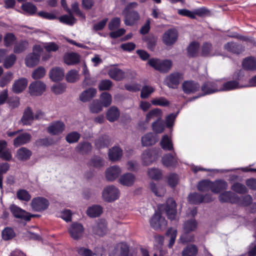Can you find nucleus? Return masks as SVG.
<instances>
[{
    "instance_id": "774afa93",
    "label": "nucleus",
    "mask_w": 256,
    "mask_h": 256,
    "mask_svg": "<svg viewBox=\"0 0 256 256\" xmlns=\"http://www.w3.org/2000/svg\"><path fill=\"white\" fill-rule=\"evenodd\" d=\"M154 91V88L148 86H142L140 98L143 99L147 98Z\"/></svg>"
},
{
    "instance_id": "680f3d73",
    "label": "nucleus",
    "mask_w": 256,
    "mask_h": 256,
    "mask_svg": "<svg viewBox=\"0 0 256 256\" xmlns=\"http://www.w3.org/2000/svg\"><path fill=\"white\" fill-rule=\"evenodd\" d=\"M16 38L13 33H6L4 38V44L6 47L12 45L16 40Z\"/></svg>"
},
{
    "instance_id": "72a5a7b5",
    "label": "nucleus",
    "mask_w": 256,
    "mask_h": 256,
    "mask_svg": "<svg viewBox=\"0 0 256 256\" xmlns=\"http://www.w3.org/2000/svg\"><path fill=\"white\" fill-rule=\"evenodd\" d=\"M67 12L68 15L64 14L59 18V20L60 22L69 25L73 26L74 24L76 22V20L71 10L67 8Z\"/></svg>"
},
{
    "instance_id": "e433bc0d",
    "label": "nucleus",
    "mask_w": 256,
    "mask_h": 256,
    "mask_svg": "<svg viewBox=\"0 0 256 256\" xmlns=\"http://www.w3.org/2000/svg\"><path fill=\"white\" fill-rule=\"evenodd\" d=\"M102 212V208L98 204H94L88 208L86 214L90 218H96L100 216Z\"/></svg>"
},
{
    "instance_id": "1a4fd4ad",
    "label": "nucleus",
    "mask_w": 256,
    "mask_h": 256,
    "mask_svg": "<svg viewBox=\"0 0 256 256\" xmlns=\"http://www.w3.org/2000/svg\"><path fill=\"white\" fill-rule=\"evenodd\" d=\"M219 201L221 203L239 204L240 198L231 191H225L218 196Z\"/></svg>"
},
{
    "instance_id": "bb28decb",
    "label": "nucleus",
    "mask_w": 256,
    "mask_h": 256,
    "mask_svg": "<svg viewBox=\"0 0 256 256\" xmlns=\"http://www.w3.org/2000/svg\"><path fill=\"white\" fill-rule=\"evenodd\" d=\"M242 66L246 70H256V58L252 56L246 58L242 60Z\"/></svg>"
},
{
    "instance_id": "8fccbe9b",
    "label": "nucleus",
    "mask_w": 256,
    "mask_h": 256,
    "mask_svg": "<svg viewBox=\"0 0 256 256\" xmlns=\"http://www.w3.org/2000/svg\"><path fill=\"white\" fill-rule=\"evenodd\" d=\"M2 236L4 240H8L12 239L16 234L12 228L7 226L2 230Z\"/></svg>"
},
{
    "instance_id": "4468645a",
    "label": "nucleus",
    "mask_w": 256,
    "mask_h": 256,
    "mask_svg": "<svg viewBox=\"0 0 256 256\" xmlns=\"http://www.w3.org/2000/svg\"><path fill=\"white\" fill-rule=\"evenodd\" d=\"M46 84L41 81L32 82L29 86L30 93L32 96H40L46 90Z\"/></svg>"
},
{
    "instance_id": "f3484780",
    "label": "nucleus",
    "mask_w": 256,
    "mask_h": 256,
    "mask_svg": "<svg viewBox=\"0 0 256 256\" xmlns=\"http://www.w3.org/2000/svg\"><path fill=\"white\" fill-rule=\"evenodd\" d=\"M240 72H239L237 74L238 78L236 80H230L224 82L222 85L220 84V91H228L236 89L239 88L238 80H240Z\"/></svg>"
},
{
    "instance_id": "c03bdc74",
    "label": "nucleus",
    "mask_w": 256,
    "mask_h": 256,
    "mask_svg": "<svg viewBox=\"0 0 256 256\" xmlns=\"http://www.w3.org/2000/svg\"><path fill=\"white\" fill-rule=\"evenodd\" d=\"M188 200L191 204H199L204 202L203 195L198 192L191 193L188 195Z\"/></svg>"
},
{
    "instance_id": "864d4df0",
    "label": "nucleus",
    "mask_w": 256,
    "mask_h": 256,
    "mask_svg": "<svg viewBox=\"0 0 256 256\" xmlns=\"http://www.w3.org/2000/svg\"><path fill=\"white\" fill-rule=\"evenodd\" d=\"M28 43L26 40H20L16 44L14 48V52L16 54H20L24 52L28 46Z\"/></svg>"
},
{
    "instance_id": "a211bd4d",
    "label": "nucleus",
    "mask_w": 256,
    "mask_h": 256,
    "mask_svg": "<svg viewBox=\"0 0 256 256\" xmlns=\"http://www.w3.org/2000/svg\"><path fill=\"white\" fill-rule=\"evenodd\" d=\"M65 124L61 121L52 122L47 128L48 132L52 135H58L64 130Z\"/></svg>"
},
{
    "instance_id": "3c124183",
    "label": "nucleus",
    "mask_w": 256,
    "mask_h": 256,
    "mask_svg": "<svg viewBox=\"0 0 256 256\" xmlns=\"http://www.w3.org/2000/svg\"><path fill=\"white\" fill-rule=\"evenodd\" d=\"M142 159L144 165L148 166L152 164L154 160L152 150H146L142 154Z\"/></svg>"
},
{
    "instance_id": "4c0bfd02",
    "label": "nucleus",
    "mask_w": 256,
    "mask_h": 256,
    "mask_svg": "<svg viewBox=\"0 0 256 256\" xmlns=\"http://www.w3.org/2000/svg\"><path fill=\"white\" fill-rule=\"evenodd\" d=\"M136 178L134 174L128 172L122 174L120 178V183L126 186H132Z\"/></svg>"
},
{
    "instance_id": "09e8293b",
    "label": "nucleus",
    "mask_w": 256,
    "mask_h": 256,
    "mask_svg": "<svg viewBox=\"0 0 256 256\" xmlns=\"http://www.w3.org/2000/svg\"><path fill=\"white\" fill-rule=\"evenodd\" d=\"M76 252L80 256H102L100 253L93 252L92 250L84 247H78Z\"/></svg>"
},
{
    "instance_id": "2f4dec72",
    "label": "nucleus",
    "mask_w": 256,
    "mask_h": 256,
    "mask_svg": "<svg viewBox=\"0 0 256 256\" xmlns=\"http://www.w3.org/2000/svg\"><path fill=\"white\" fill-rule=\"evenodd\" d=\"M96 94V90L93 88H89L84 90L80 95V99L82 102L90 101Z\"/></svg>"
},
{
    "instance_id": "4d7b16f0",
    "label": "nucleus",
    "mask_w": 256,
    "mask_h": 256,
    "mask_svg": "<svg viewBox=\"0 0 256 256\" xmlns=\"http://www.w3.org/2000/svg\"><path fill=\"white\" fill-rule=\"evenodd\" d=\"M16 60V56L15 54H10L2 62L4 68L7 69L12 68L15 64Z\"/></svg>"
},
{
    "instance_id": "6e6d98bb",
    "label": "nucleus",
    "mask_w": 256,
    "mask_h": 256,
    "mask_svg": "<svg viewBox=\"0 0 256 256\" xmlns=\"http://www.w3.org/2000/svg\"><path fill=\"white\" fill-rule=\"evenodd\" d=\"M231 188L233 191L239 194H244L248 192L246 186L238 182L234 183L232 186Z\"/></svg>"
},
{
    "instance_id": "338daca9",
    "label": "nucleus",
    "mask_w": 256,
    "mask_h": 256,
    "mask_svg": "<svg viewBox=\"0 0 256 256\" xmlns=\"http://www.w3.org/2000/svg\"><path fill=\"white\" fill-rule=\"evenodd\" d=\"M151 102L154 106H168L170 104V102L166 98L162 96L152 100Z\"/></svg>"
},
{
    "instance_id": "79ce46f5",
    "label": "nucleus",
    "mask_w": 256,
    "mask_h": 256,
    "mask_svg": "<svg viewBox=\"0 0 256 256\" xmlns=\"http://www.w3.org/2000/svg\"><path fill=\"white\" fill-rule=\"evenodd\" d=\"M34 119V114L32 109L30 107H27L23 114L21 118V121L24 125L30 124V122Z\"/></svg>"
},
{
    "instance_id": "7ed1b4c3",
    "label": "nucleus",
    "mask_w": 256,
    "mask_h": 256,
    "mask_svg": "<svg viewBox=\"0 0 256 256\" xmlns=\"http://www.w3.org/2000/svg\"><path fill=\"white\" fill-rule=\"evenodd\" d=\"M50 206L49 200L42 196H37L32 199L30 206L33 211L42 212L46 210Z\"/></svg>"
},
{
    "instance_id": "603ef678",
    "label": "nucleus",
    "mask_w": 256,
    "mask_h": 256,
    "mask_svg": "<svg viewBox=\"0 0 256 256\" xmlns=\"http://www.w3.org/2000/svg\"><path fill=\"white\" fill-rule=\"evenodd\" d=\"M112 98L110 94L108 92H102L99 100L104 107H108L112 103Z\"/></svg>"
},
{
    "instance_id": "aec40b11",
    "label": "nucleus",
    "mask_w": 256,
    "mask_h": 256,
    "mask_svg": "<svg viewBox=\"0 0 256 256\" xmlns=\"http://www.w3.org/2000/svg\"><path fill=\"white\" fill-rule=\"evenodd\" d=\"M107 224L105 220H100L92 226V232L95 234L102 236L107 232Z\"/></svg>"
},
{
    "instance_id": "7c9ffc66",
    "label": "nucleus",
    "mask_w": 256,
    "mask_h": 256,
    "mask_svg": "<svg viewBox=\"0 0 256 256\" xmlns=\"http://www.w3.org/2000/svg\"><path fill=\"white\" fill-rule=\"evenodd\" d=\"M200 56L202 57H210L214 56L213 52V47L212 44L210 42H204L202 44Z\"/></svg>"
},
{
    "instance_id": "a18cd8bd",
    "label": "nucleus",
    "mask_w": 256,
    "mask_h": 256,
    "mask_svg": "<svg viewBox=\"0 0 256 256\" xmlns=\"http://www.w3.org/2000/svg\"><path fill=\"white\" fill-rule=\"evenodd\" d=\"M142 40L146 43L148 48L153 51L155 49L157 38L154 36H146L142 38Z\"/></svg>"
},
{
    "instance_id": "ea45409f",
    "label": "nucleus",
    "mask_w": 256,
    "mask_h": 256,
    "mask_svg": "<svg viewBox=\"0 0 256 256\" xmlns=\"http://www.w3.org/2000/svg\"><path fill=\"white\" fill-rule=\"evenodd\" d=\"M10 209V212L15 218L26 221L25 218L27 216V212L14 204L11 206Z\"/></svg>"
},
{
    "instance_id": "9d476101",
    "label": "nucleus",
    "mask_w": 256,
    "mask_h": 256,
    "mask_svg": "<svg viewBox=\"0 0 256 256\" xmlns=\"http://www.w3.org/2000/svg\"><path fill=\"white\" fill-rule=\"evenodd\" d=\"M178 38V32L175 28L168 30L162 36L163 42L168 46L174 44Z\"/></svg>"
},
{
    "instance_id": "ddd939ff",
    "label": "nucleus",
    "mask_w": 256,
    "mask_h": 256,
    "mask_svg": "<svg viewBox=\"0 0 256 256\" xmlns=\"http://www.w3.org/2000/svg\"><path fill=\"white\" fill-rule=\"evenodd\" d=\"M182 89L184 93L187 94H194L200 88L199 84L194 80H185L182 84Z\"/></svg>"
},
{
    "instance_id": "473e14b6",
    "label": "nucleus",
    "mask_w": 256,
    "mask_h": 256,
    "mask_svg": "<svg viewBox=\"0 0 256 256\" xmlns=\"http://www.w3.org/2000/svg\"><path fill=\"white\" fill-rule=\"evenodd\" d=\"M40 55L35 52L28 54L25 58V63L27 66L32 68L39 62Z\"/></svg>"
},
{
    "instance_id": "f8f14e48",
    "label": "nucleus",
    "mask_w": 256,
    "mask_h": 256,
    "mask_svg": "<svg viewBox=\"0 0 256 256\" xmlns=\"http://www.w3.org/2000/svg\"><path fill=\"white\" fill-rule=\"evenodd\" d=\"M162 164L167 168H176L178 164V158L176 152L165 154L162 158Z\"/></svg>"
},
{
    "instance_id": "6e6552de",
    "label": "nucleus",
    "mask_w": 256,
    "mask_h": 256,
    "mask_svg": "<svg viewBox=\"0 0 256 256\" xmlns=\"http://www.w3.org/2000/svg\"><path fill=\"white\" fill-rule=\"evenodd\" d=\"M150 226L155 230H162L167 225V222L160 212H156L150 220Z\"/></svg>"
},
{
    "instance_id": "f704fd0d",
    "label": "nucleus",
    "mask_w": 256,
    "mask_h": 256,
    "mask_svg": "<svg viewBox=\"0 0 256 256\" xmlns=\"http://www.w3.org/2000/svg\"><path fill=\"white\" fill-rule=\"evenodd\" d=\"M122 150L118 146H114L109 150L108 157L112 162L120 160L122 156Z\"/></svg>"
},
{
    "instance_id": "20e7f679",
    "label": "nucleus",
    "mask_w": 256,
    "mask_h": 256,
    "mask_svg": "<svg viewBox=\"0 0 256 256\" xmlns=\"http://www.w3.org/2000/svg\"><path fill=\"white\" fill-rule=\"evenodd\" d=\"M119 190L114 186L105 188L102 192V196L105 202H111L118 200L120 197Z\"/></svg>"
},
{
    "instance_id": "2eb2a0df",
    "label": "nucleus",
    "mask_w": 256,
    "mask_h": 256,
    "mask_svg": "<svg viewBox=\"0 0 256 256\" xmlns=\"http://www.w3.org/2000/svg\"><path fill=\"white\" fill-rule=\"evenodd\" d=\"M224 50L236 54H242L245 50V46L242 44L231 42L224 45Z\"/></svg>"
},
{
    "instance_id": "e2e57ef3",
    "label": "nucleus",
    "mask_w": 256,
    "mask_h": 256,
    "mask_svg": "<svg viewBox=\"0 0 256 256\" xmlns=\"http://www.w3.org/2000/svg\"><path fill=\"white\" fill-rule=\"evenodd\" d=\"M72 10L71 12L76 16L85 20L86 16L83 14L80 10L79 8V4L77 2H74L72 4L71 6Z\"/></svg>"
},
{
    "instance_id": "9b49d317",
    "label": "nucleus",
    "mask_w": 256,
    "mask_h": 256,
    "mask_svg": "<svg viewBox=\"0 0 256 256\" xmlns=\"http://www.w3.org/2000/svg\"><path fill=\"white\" fill-rule=\"evenodd\" d=\"M164 209L168 218L170 220H174L177 214L176 204L172 198L167 200Z\"/></svg>"
},
{
    "instance_id": "c85d7f7f",
    "label": "nucleus",
    "mask_w": 256,
    "mask_h": 256,
    "mask_svg": "<svg viewBox=\"0 0 256 256\" xmlns=\"http://www.w3.org/2000/svg\"><path fill=\"white\" fill-rule=\"evenodd\" d=\"M142 144L144 146H148L154 145L158 140L156 136L152 132H148L142 138Z\"/></svg>"
},
{
    "instance_id": "37998d69",
    "label": "nucleus",
    "mask_w": 256,
    "mask_h": 256,
    "mask_svg": "<svg viewBox=\"0 0 256 256\" xmlns=\"http://www.w3.org/2000/svg\"><path fill=\"white\" fill-rule=\"evenodd\" d=\"M162 110L158 108H156L150 110L146 115L145 122L148 123L150 121L154 118H160L162 116Z\"/></svg>"
},
{
    "instance_id": "39448f33",
    "label": "nucleus",
    "mask_w": 256,
    "mask_h": 256,
    "mask_svg": "<svg viewBox=\"0 0 256 256\" xmlns=\"http://www.w3.org/2000/svg\"><path fill=\"white\" fill-rule=\"evenodd\" d=\"M198 226V223L196 220L191 219L186 221L184 224V234L181 236L180 238L183 242H188L193 240L194 236L187 238L188 234L191 232L194 231Z\"/></svg>"
},
{
    "instance_id": "69168bd1",
    "label": "nucleus",
    "mask_w": 256,
    "mask_h": 256,
    "mask_svg": "<svg viewBox=\"0 0 256 256\" xmlns=\"http://www.w3.org/2000/svg\"><path fill=\"white\" fill-rule=\"evenodd\" d=\"M13 78V74L10 72H6L0 79V87L4 88Z\"/></svg>"
},
{
    "instance_id": "6ab92c4d",
    "label": "nucleus",
    "mask_w": 256,
    "mask_h": 256,
    "mask_svg": "<svg viewBox=\"0 0 256 256\" xmlns=\"http://www.w3.org/2000/svg\"><path fill=\"white\" fill-rule=\"evenodd\" d=\"M228 187V182L224 180H217L212 182L211 191L214 194H218L222 190H226Z\"/></svg>"
},
{
    "instance_id": "0e129e2a",
    "label": "nucleus",
    "mask_w": 256,
    "mask_h": 256,
    "mask_svg": "<svg viewBox=\"0 0 256 256\" xmlns=\"http://www.w3.org/2000/svg\"><path fill=\"white\" fill-rule=\"evenodd\" d=\"M148 176L154 180H158L162 178V173L160 170L156 168H152L148 172Z\"/></svg>"
},
{
    "instance_id": "052dcab7",
    "label": "nucleus",
    "mask_w": 256,
    "mask_h": 256,
    "mask_svg": "<svg viewBox=\"0 0 256 256\" xmlns=\"http://www.w3.org/2000/svg\"><path fill=\"white\" fill-rule=\"evenodd\" d=\"M102 106L103 105L98 100H94L90 106V110L92 113L98 114L102 110Z\"/></svg>"
},
{
    "instance_id": "0eeeda50",
    "label": "nucleus",
    "mask_w": 256,
    "mask_h": 256,
    "mask_svg": "<svg viewBox=\"0 0 256 256\" xmlns=\"http://www.w3.org/2000/svg\"><path fill=\"white\" fill-rule=\"evenodd\" d=\"M84 230V228L82 224L74 222L70 224L68 229V232L74 240H78L82 236Z\"/></svg>"
},
{
    "instance_id": "423d86ee",
    "label": "nucleus",
    "mask_w": 256,
    "mask_h": 256,
    "mask_svg": "<svg viewBox=\"0 0 256 256\" xmlns=\"http://www.w3.org/2000/svg\"><path fill=\"white\" fill-rule=\"evenodd\" d=\"M183 78L182 74L178 72H174L168 76L164 82L165 85L169 88H177L180 84V80Z\"/></svg>"
},
{
    "instance_id": "49530a36",
    "label": "nucleus",
    "mask_w": 256,
    "mask_h": 256,
    "mask_svg": "<svg viewBox=\"0 0 256 256\" xmlns=\"http://www.w3.org/2000/svg\"><path fill=\"white\" fill-rule=\"evenodd\" d=\"M164 124L162 118H157L152 124V129L156 134H161L164 130Z\"/></svg>"
},
{
    "instance_id": "bf43d9fd",
    "label": "nucleus",
    "mask_w": 256,
    "mask_h": 256,
    "mask_svg": "<svg viewBox=\"0 0 256 256\" xmlns=\"http://www.w3.org/2000/svg\"><path fill=\"white\" fill-rule=\"evenodd\" d=\"M80 138V134L78 132H72L66 136V140L69 144H73L78 142Z\"/></svg>"
},
{
    "instance_id": "4be33fe9",
    "label": "nucleus",
    "mask_w": 256,
    "mask_h": 256,
    "mask_svg": "<svg viewBox=\"0 0 256 256\" xmlns=\"http://www.w3.org/2000/svg\"><path fill=\"white\" fill-rule=\"evenodd\" d=\"M32 139V136L28 132H24L19 134L14 140L13 144L15 147L24 145L29 143Z\"/></svg>"
},
{
    "instance_id": "dca6fc26",
    "label": "nucleus",
    "mask_w": 256,
    "mask_h": 256,
    "mask_svg": "<svg viewBox=\"0 0 256 256\" xmlns=\"http://www.w3.org/2000/svg\"><path fill=\"white\" fill-rule=\"evenodd\" d=\"M140 18L138 13L135 10H126L125 14V18L124 20V24L126 26H134Z\"/></svg>"
},
{
    "instance_id": "de8ad7c7",
    "label": "nucleus",
    "mask_w": 256,
    "mask_h": 256,
    "mask_svg": "<svg viewBox=\"0 0 256 256\" xmlns=\"http://www.w3.org/2000/svg\"><path fill=\"white\" fill-rule=\"evenodd\" d=\"M198 252L196 246L194 244L188 245L182 250V256H196Z\"/></svg>"
},
{
    "instance_id": "412c9836",
    "label": "nucleus",
    "mask_w": 256,
    "mask_h": 256,
    "mask_svg": "<svg viewBox=\"0 0 256 256\" xmlns=\"http://www.w3.org/2000/svg\"><path fill=\"white\" fill-rule=\"evenodd\" d=\"M200 44L196 41L191 42L186 48L187 56L195 58L199 56Z\"/></svg>"
},
{
    "instance_id": "393cba45",
    "label": "nucleus",
    "mask_w": 256,
    "mask_h": 256,
    "mask_svg": "<svg viewBox=\"0 0 256 256\" xmlns=\"http://www.w3.org/2000/svg\"><path fill=\"white\" fill-rule=\"evenodd\" d=\"M50 78L54 82L62 80L64 76V70L60 67H55L50 72Z\"/></svg>"
},
{
    "instance_id": "f257e3e1",
    "label": "nucleus",
    "mask_w": 256,
    "mask_h": 256,
    "mask_svg": "<svg viewBox=\"0 0 256 256\" xmlns=\"http://www.w3.org/2000/svg\"><path fill=\"white\" fill-rule=\"evenodd\" d=\"M148 64L161 72H167L172 66V62L169 60H160L152 58L149 60Z\"/></svg>"
},
{
    "instance_id": "c756f323",
    "label": "nucleus",
    "mask_w": 256,
    "mask_h": 256,
    "mask_svg": "<svg viewBox=\"0 0 256 256\" xmlns=\"http://www.w3.org/2000/svg\"><path fill=\"white\" fill-rule=\"evenodd\" d=\"M32 155L31 150L26 148L22 147L17 150L16 157L20 161H26L30 158Z\"/></svg>"
},
{
    "instance_id": "b1692460",
    "label": "nucleus",
    "mask_w": 256,
    "mask_h": 256,
    "mask_svg": "<svg viewBox=\"0 0 256 256\" xmlns=\"http://www.w3.org/2000/svg\"><path fill=\"white\" fill-rule=\"evenodd\" d=\"M120 173V168L114 166L108 168L106 171V178L107 180L112 182L115 180Z\"/></svg>"
},
{
    "instance_id": "5fc2aeb1",
    "label": "nucleus",
    "mask_w": 256,
    "mask_h": 256,
    "mask_svg": "<svg viewBox=\"0 0 256 256\" xmlns=\"http://www.w3.org/2000/svg\"><path fill=\"white\" fill-rule=\"evenodd\" d=\"M212 181L208 180H204L199 182L197 186L198 190L204 192L209 189L211 190Z\"/></svg>"
},
{
    "instance_id": "c9c22d12",
    "label": "nucleus",
    "mask_w": 256,
    "mask_h": 256,
    "mask_svg": "<svg viewBox=\"0 0 256 256\" xmlns=\"http://www.w3.org/2000/svg\"><path fill=\"white\" fill-rule=\"evenodd\" d=\"M120 114V110L118 108L112 106L108 110L106 114V118L109 122H114L118 120Z\"/></svg>"
},
{
    "instance_id": "13d9d810",
    "label": "nucleus",
    "mask_w": 256,
    "mask_h": 256,
    "mask_svg": "<svg viewBox=\"0 0 256 256\" xmlns=\"http://www.w3.org/2000/svg\"><path fill=\"white\" fill-rule=\"evenodd\" d=\"M22 9L30 15L35 14L37 10L36 6L31 2H26L22 4Z\"/></svg>"
},
{
    "instance_id": "f03ea898",
    "label": "nucleus",
    "mask_w": 256,
    "mask_h": 256,
    "mask_svg": "<svg viewBox=\"0 0 256 256\" xmlns=\"http://www.w3.org/2000/svg\"><path fill=\"white\" fill-rule=\"evenodd\" d=\"M220 84V81L218 80L205 82L200 87L202 92V94L198 96L194 97V99L219 92Z\"/></svg>"
},
{
    "instance_id": "a19ab883",
    "label": "nucleus",
    "mask_w": 256,
    "mask_h": 256,
    "mask_svg": "<svg viewBox=\"0 0 256 256\" xmlns=\"http://www.w3.org/2000/svg\"><path fill=\"white\" fill-rule=\"evenodd\" d=\"M76 150L78 152L82 154H86L91 152L92 146L89 142H83L78 144Z\"/></svg>"
},
{
    "instance_id": "a878e982",
    "label": "nucleus",
    "mask_w": 256,
    "mask_h": 256,
    "mask_svg": "<svg viewBox=\"0 0 256 256\" xmlns=\"http://www.w3.org/2000/svg\"><path fill=\"white\" fill-rule=\"evenodd\" d=\"M28 85V80L26 78H20L14 81L12 85V91L15 94L22 92Z\"/></svg>"
},
{
    "instance_id": "cd10ccee",
    "label": "nucleus",
    "mask_w": 256,
    "mask_h": 256,
    "mask_svg": "<svg viewBox=\"0 0 256 256\" xmlns=\"http://www.w3.org/2000/svg\"><path fill=\"white\" fill-rule=\"evenodd\" d=\"M108 74L111 78L116 81H120L125 78L126 74L122 70L114 68L108 70Z\"/></svg>"
},
{
    "instance_id": "5701e85b",
    "label": "nucleus",
    "mask_w": 256,
    "mask_h": 256,
    "mask_svg": "<svg viewBox=\"0 0 256 256\" xmlns=\"http://www.w3.org/2000/svg\"><path fill=\"white\" fill-rule=\"evenodd\" d=\"M64 61L68 66L75 65L80 62V56L76 52L66 53L64 56Z\"/></svg>"
},
{
    "instance_id": "58836bf2",
    "label": "nucleus",
    "mask_w": 256,
    "mask_h": 256,
    "mask_svg": "<svg viewBox=\"0 0 256 256\" xmlns=\"http://www.w3.org/2000/svg\"><path fill=\"white\" fill-rule=\"evenodd\" d=\"M160 146L165 151H173L174 150L172 140L167 134L162 136L160 142Z\"/></svg>"
}]
</instances>
